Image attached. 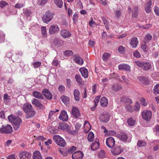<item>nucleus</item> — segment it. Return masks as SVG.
Segmentation results:
<instances>
[{
	"instance_id": "1",
	"label": "nucleus",
	"mask_w": 159,
	"mask_h": 159,
	"mask_svg": "<svg viewBox=\"0 0 159 159\" xmlns=\"http://www.w3.org/2000/svg\"><path fill=\"white\" fill-rule=\"evenodd\" d=\"M23 109L26 113V119L33 117L36 114V111L33 109L32 105L29 103H25L23 106Z\"/></svg>"
},
{
	"instance_id": "53",
	"label": "nucleus",
	"mask_w": 159,
	"mask_h": 159,
	"mask_svg": "<svg viewBox=\"0 0 159 159\" xmlns=\"http://www.w3.org/2000/svg\"><path fill=\"white\" fill-rule=\"evenodd\" d=\"M58 89L60 92L62 93L65 90V88L64 86L61 85L59 86Z\"/></svg>"
},
{
	"instance_id": "41",
	"label": "nucleus",
	"mask_w": 159,
	"mask_h": 159,
	"mask_svg": "<svg viewBox=\"0 0 159 159\" xmlns=\"http://www.w3.org/2000/svg\"><path fill=\"white\" fill-rule=\"evenodd\" d=\"M152 36L150 34H148L146 35L144 38L145 41L147 43H148L152 39Z\"/></svg>"
},
{
	"instance_id": "37",
	"label": "nucleus",
	"mask_w": 159,
	"mask_h": 159,
	"mask_svg": "<svg viewBox=\"0 0 159 159\" xmlns=\"http://www.w3.org/2000/svg\"><path fill=\"white\" fill-rule=\"evenodd\" d=\"M147 43V42L146 41H144L141 44V48L144 52H146L147 51L148 48Z\"/></svg>"
},
{
	"instance_id": "23",
	"label": "nucleus",
	"mask_w": 159,
	"mask_h": 159,
	"mask_svg": "<svg viewBox=\"0 0 159 159\" xmlns=\"http://www.w3.org/2000/svg\"><path fill=\"white\" fill-rule=\"evenodd\" d=\"M79 71L81 73L82 76L84 78H87L88 77V71L86 68L84 67L81 68L80 69Z\"/></svg>"
},
{
	"instance_id": "17",
	"label": "nucleus",
	"mask_w": 159,
	"mask_h": 159,
	"mask_svg": "<svg viewBox=\"0 0 159 159\" xmlns=\"http://www.w3.org/2000/svg\"><path fill=\"white\" fill-rule=\"evenodd\" d=\"M60 120L63 121H66L68 120V116L66 112L65 111H63L60 113L58 117Z\"/></svg>"
},
{
	"instance_id": "59",
	"label": "nucleus",
	"mask_w": 159,
	"mask_h": 159,
	"mask_svg": "<svg viewBox=\"0 0 159 159\" xmlns=\"http://www.w3.org/2000/svg\"><path fill=\"white\" fill-rule=\"evenodd\" d=\"M133 55L136 58H139L141 57V55L140 54V53L137 51H136L134 52V53Z\"/></svg>"
},
{
	"instance_id": "46",
	"label": "nucleus",
	"mask_w": 159,
	"mask_h": 159,
	"mask_svg": "<svg viewBox=\"0 0 159 159\" xmlns=\"http://www.w3.org/2000/svg\"><path fill=\"white\" fill-rule=\"evenodd\" d=\"M134 11L132 13V16L133 17L136 18L138 16V7H135L134 8Z\"/></svg>"
},
{
	"instance_id": "62",
	"label": "nucleus",
	"mask_w": 159,
	"mask_h": 159,
	"mask_svg": "<svg viewBox=\"0 0 159 159\" xmlns=\"http://www.w3.org/2000/svg\"><path fill=\"white\" fill-rule=\"evenodd\" d=\"M7 4V3L6 2L3 1H1L0 2V7H1L2 8Z\"/></svg>"
},
{
	"instance_id": "34",
	"label": "nucleus",
	"mask_w": 159,
	"mask_h": 159,
	"mask_svg": "<svg viewBox=\"0 0 159 159\" xmlns=\"http://www.w3.org/2000/svg\"><path fill=\"white\" fill-rule=\"evenodd\" d=\"M111 89L112 90L117 92L121 89V86L120 85L113 84L112 86Z\"/></svg>"
},
{
	"instance_id": "6",
	"label": "nucleus",
	"mask_w": 159,
	"mask_h": 159,
	"mask_svg": "<svg viewBox=\"0 0 159 159\" xmlns=\"http://www.w3.org/2000/svg\"><path fill=\"white\" fill-rule=\"evenodd\" d=\"M31 156V153L26 151H21L19 154L20 159H30Z\"/></svg>"
},
{
	"instance_id": "22",
	"label": "nucleus",
	"mask_w": 159,
	"mask_h": 159,
	"mask_svg": "<svg viewBox=\"0 0 159 159\" xmlns=\"http://www.w3.org/2000/svg\"><path fill=\"white\" fill-rule=\"evenodd\" d=\"M72 114L75 117V118H78L80 116V114L79 112L78 108L76 107H73L72 110Z\"/></svg>"
},
{
	"instance_id": "58",
	"label": "nucleus",
	"mask_w": 159,
	"mask_h": 159,
	"mask_svg": "<svg viewBox=\"0 0 159 159\" xmlns=\"http://www.w3.org/2000/svg\"><path fill=\"white\" fill-rule=\"evenodd\" d=\"M141 104L143 106H145L147 105V103L146 102L145 100L143 98H141L140 99Z\"/></svg>"
},
{
	"instance_id": "26",
	"label": "nucleus",
	"mask_w": 159,
	"mask_h": 159,
	"mask_svg": "<svg viewBox=\"0 0 159 159\" xmlns=\"http://www.w3.org/2000/svg\"><path fill=\"white\" fill-rule=\"evenodd\" d=\"M100 105L103 107H106L108 105V100L105 97H102L100 101Z\"/></svg>"
},
{
	"instance_id": "48",
	"label": "nucleus",
	"mask_w": 159,
	"mask_h": 159,
	"mask_svg": "<svg viewBox=\"0 0 159 159\" xmlns=\"http://www.w3.org/2000/svg\"><path fill=\"white\" fill-rule=\"evenodd\" d=\"M64 54L66 56H69L73 54V52L70 50H66L64 52Z\"/></svg>"
},
{
	"instance_id": "52",
	"label": "nucleus",
	"mask_w": 159,
	"mask_h": 159,
	"mask_svg": "<svg viewBox=\"0 0 159 159\" xmlns=\"http://www.w3.org/2000/svg\"><path fill=\"white\" fill-rule=\"evenodd\" d=\"M76 148L75 147L73 146L68 149V152L69 153H71L76 150Z\"/></svg>"
},
{
	"instance_id": "49",
	"label": "nucleus",
	"mask_w": 159,
	"mask_h": 159,
	"mask_svg": "<svg viewBox=\"0 0 159 159\" xmlns=\"http://www.w3.org/2000/svg\"><path fill=\"white\" fill-rule=\"evenodd\" d=\"M100 98V96H98L95 97L94 101L95 107H96L99 101Z\"/></svg>"
},
{
	"instance_id": "60",
	"label": "nucleus",
	"mask_w": 159,
	"mask_h": 159,
	"mask_svg": "<svg viewBox=\"0 0 159 159\" xmlns=\"http://www.w3.org/2000/svg\"><path fill=\"white\" fill-rule=\"evenodd\" d=\"M66 83L67 87L69 88L71 86V81L69 79H66Z\"/></svg>"
},
{
	"instance_id": "9",
	"label": "nucleus",
	"mask_w": 159,
	"mask_h": 159,
	"mask_svg": "<svg viewBox=\"0 0 159 159\" xmlns=\"http://www.w3.org/2000/svg\"><path fill=\"white\" fill-rule=\"evenodd\" d=\"M118 138L121 141L129 143L131 141L130 139L128 138L127 134L123 132L117 136Z\"/></svg>"
},
{
	"instance_id": "29",
	"label": "nucleus",
	"mask_w": 159,
	"mask_h": 159,
	"mask_svg": "<svg viewBox=\"0 0 159 159\" xmlns=\"http://www.w3.org/2000/svg\"><path fill=\"white\" fill-rule=\"evenodd\" d=\"M84 128L85 132H88L91 129V125L90 123L87 120L85 121Z\"/></svg>"
},
{
	"instance_id": "33",
	"label": "nucleus",
	"mask_w": 159,
	"mask_h": 159,
	"mask_svg": "<svg viewBox=\"0 0 159 159\" xmlns=\"http://www.w3.org/2000/svg\"><path fill=\"white\" fill-rule=\"evenodd\" d=\"M120 101L121 102H127L130 104L133 102L131 99L129 98L126 97H124L121 98Z\"/></svg>"
},
{
	"instance_id": "50",
	"label": "nucleus",
	"mask_w": 159,
	"mask_h": 159,
	"mask_svg": "<svg viewBox=\"0 0 159 159\" xmlns=\"http://www.w3.org/2000/svg\"><path fill=\"white\" fill-rule=\"evenodd\" d=\"M41 63L40 61L35 62L33 63V66L34 68H37L39 67L41 65Z\"/></svg>"
},
{
	"instance_id": "21",
	"label": "nucleus",
	"mask_w": 159,
	"mask_h": 159,
	"mask_svg": "<svg viewBox=\"0 0 159 159\" xmlns=\"http://www.w3.org/2000/svg\"><path fill=\"white\" fill-rule=\"evenodd\" d=\"M32 95L35 98H36L39 99H44V97L42 94L40 93L37 91H34L32 93Z\"/></svg>"
},
{
	"instance_id": "13",
	"label": "nucleus",
	"mask_w": 159,
	"mask_h": 159,
	"mask_svg": "<svg viewBox=\"0 0 159 159\" xmlns=\"http://www.w3.org/2000/svg\"><path fill=\"white\" fill-rule=\"evenodd\" d=\"M59 30L58 26L57 25H51L49 30V33L50 34H53L57 32Z\"/></svg>"
},
{
	"instance_id": "15",
	"label": "nucleus",
	"mask_w": 159,
	"mask_h": 159,
	"mask_svg": "<svg viewBox=\"0 0 159 159\" xmlns=\"http://www.w3.org/2000/svg\"><path fill=\"white\" fill-rule=\"evenodd\" d=\"M31 102L33 105L35 106L39 107V108L43 109L44 108V106L40 102L38 99L34 98L31 101Z\"/></svg>"
},
{
	"instance_id": "42",
	"label": "nucleus",
	"mask_w": 159,
	"mask_h": 159,
	"mask_svg": "<svg viewBox=\"0 0 159 159\" xmlns=\"http://www.w3.org/2000/svg\"><path fill=\"white\" fill-rule=\"evenodd\" d=\"M41 31L43 37H46L47 34L46 30V28L45 26H43L41 28Z\"/></svg>"
},
{
	"instance_id": "44",
	"label": "nucleus",
	"mask_w": 159,
	"mask_h": 159,
	"mask_svg": "<svg viewBox=\"0 0 159 159\" xmlns=\"http://www.w3.org/2000/svg\"><path fill=\"white\" fill-rule=\"evenodd\" d=\"M146 143L142 140H139L137 143V145L139 147H144L146 145Z\"/></svg>"
},
{
	"instance_id": "30",
	"label": "nucleus",
	"mask_w": 159,
	"mask_h": 159,
	"mask_svg": "<svg viewBox=\"0 0 159 159\" xmlns=\"http://www.w3.org/2000/svg\"><path fill=\"white\" fill-rule=\"evenodd\" d=\"M118 68L119 70L124 69L126 70H130V68L128 65L122 64L119 65Z\"/></svg>"
},
{
	"instance_id": "61",
	"label": "nucleus",
	"mask_w": 159,
	"mask_h": 159,
	"mask_svg": "<svg viewBox=\"0 0 159 159\" xmlns=\"http://www.w3.org/2000/svg\"><path fill=\"white\" fill-rule=\"evenodd\" d=\"M102 19L104 24L106 26V28H107V25H108L107 21L106 20V19L104 17H102Z\"/></svg>"
},
{
	"instance_id": "43",
	"label": "nucleus",
	"mask_w": 159,
	"mask_h": 159,
	"mask_svg": "<svg viewBox=\"0 0 159 159\" xmlns=\"http://www.w3.org/2000/svg\"><path fill=\"white\" fill-rule=\"evenodd\" d=\"M154 93L156 94H159V84H157L153 88Z\"/></svg>"
},
{
	"instance_id": "63",
	"label": "nucleus",
	"mask_w": 159,
	"mask_h": 159,
	"mask_svg": "<svg viewBox=\"0 0 159 159\" xmlns=\"http://www.w3.org/2000/svg\"><path fill=\"white\" fill-rule=\"evenodd\" d=\"M78 18V15L76 13H75L73 16V20L74 22H76Z\"/></svg>"
},
{
	"instance_id": "47",
	"label": "nucleus",
	"mask_w": 159,
	"mask_h": 159,
	"mask_svg": "<svg viewBox=\"0 0 159 159\" xmlns=\"http://www.w3.org/2000/svg\"><path fill=\"white\" fill-rule=\"evenodd\" d=\"M5 34L2 32H0V43L3 42L5 40Z\"/></svg>"
},
{
	"instance_id": "7",
	"label": "nucleus",
	"mask_w": 159,
	"mask_h": 159,
	"mask_svg": "<svg viewBox=\"0 0 159 159\" xmlns=\"http://www.w3.org/2000/svg\"><path fill=\"white\" fill-rule=\"evenodd\" d=\"M12 129L11 126L9 125L7 126L4 127L0 128V133L1 134H10L12 132Z\"/></svg>"
},
{
	"instance_id": "16",
	"label": "nucleus",
	"mask_w": 159,
	"mask_h": 159,
	"mask_svg": "<svg viewBox=\"0 0 159 159\" xmlns=\"http://www.w3.org/2000/svg\"><path fill=\"white\" fill-rule=\"evenodd\" d=\"M84 156L83 153L81 151H78L72 154V159H82Z\"/></svg>"
},
{
	"instance_id": "39",
	"label": "nucleus",
	"mask_w": 159,
	"mask_h": 159,
	"mask_svg": "<svg viewBox=\"0 0 159 159\" xmlns=\"http://www.w3.org/2000/svg\"><path fill=\"white\" fill-rule=\"evenodd\" d=\"M94 139V135L93 133L92 132H90L88 135V140L89 142H92Z\"/></svg>"
},
{
	"instance_id": "2",
	"label": "nucleus",
	"mask_w": 159,
	"mask_h": 159,
	"mask_svg": "<svg viewBox=\"0 0 159 159\" xmlns=\"http://www.w3.org/2000/svg\"><path fill=\"white\" fill-rule=\"evenodd\" d=\"M53 139L58 145L61 147H64L66 144L65 140L59 135H54Z\"/></svg>"
},
{
	"instance_id": "55",
	"label": "nucleus",
	"mask_w": 159,
	"mask_h": 159,
	"mask_svg": "<svg viewBox=\"0 0 159 159\" xmlns=\"http://www.w3.org/2000/svg\"><path fill=\"white\" fill-rule=\"evenodd\" d=\"M109 54L107 53H104L102 56V58L104 61H106L107 60Z\"/></svg>"
},
{
	"instance_id": "27",
	"label": "nucleus",
	"mask_w": 159,
	"mask_h": 159,
	"mask_svg": "<svg viewBox=\"0 0 159 159\" xmlns=\"http://www.w3.org/2000/svg\"><path fill=\"white\" fill-rule=\"evenodd\" d=\"M33 159H42L40 152L38 151H35L33 153Z\"/></svg>"
},
{
	"instance_id": "20",
	"label": "nucleus",
	"mask_w": 159,
	"mask_h": 159,
	"mask_svg": "<svg viewBox=\"0 0 159 159\" xmlns=\"http://www.w3.org/2000/svg\"><path fill=\"white\" fill-rule=\"evenodd\" d=\"M61 35L64 38H66L70 36L71 34L66 30H63L61 31Z\"/></svg>"
},
{
	"instance_id": "51",
	"label": "nucleus",
	"mask_w": 159,
	"mask_h": 159,
	"mask_svg": "<svg viewBox=\"0 0 159 159\" xmlns=\"http://www.w3.org/2000/svg\"><path fill=\"white\" fill-rule=\"evenodd\" d=\"M16 117L12 115H11L8 116L7 118L10 121L12 122L14 120V119H15V118Z\"/></svg>"
},
{
	"instance_id": "31",
	"label": "nucleus",
	"mask_w": 159,
	"mask_h": 159,
	"mask_svg": "<svg viewBox=\"0 0 159 159\" xmlns=\"http://www.w3.org/2000/svg\"><path fill=\"white\" fill-rule=\"evenodd\" d=\"M152 4V0H149L145 8V10L147 13H149L151 11V6Z\"/></svg>"
},
{
	"instance_id": "25",
	"label": "nucleus",
	"mask_w": 159,
	"mask_h": 159,
	"mask_svg": "<svg viewBox=\"0 0 159 159\" xmlns=\"http://www.w3.org/2000/svg\"><path fill=\"white\" fill-rule=\"evenodd\" d=\"M144 70L147 71L152 68V66L149 62L144 61L142 68Z\"/></svg>"
},
{
	"instance_id": "35",
	"label": "nucleus",
	"mask_w": 159,
	"mask_h": 159,
	"mask_svg": "<svg viewBox=\"0 0 159 159\" xmlns=\"http://www.w3.org/2000/svg\"><path fill=\"white\" fill-rule=\"evenodd\" d=\"M127 123L130 126H134L135 123V120L132 118H130L127 120Z\"/></svg>"
},
{
	"instance_id": "57",
	"label": "nucleus",
	"mask_w": 159,
	"mask_h": 159,
	"mask_svg": "<svg viewBox=\"0 0 159 159\" xmlns=\"http://www.w3.org/2000/svg\"><path fill=\"white\" fill-rule=\"evenodd\" d=\"M140 106L139 103L138 102H137L134 107V110L137 111L140 109Z\"/></svg>"
},
{
	"instance_id": "40",
	"label": "nucleus",
	"mask_w": 159,
	"mask_h": 159,
	"mask_svg": "<svg viewBox=\"0 0 159 159\" xmlns=\"http://www.w3.org/2000/svg\"><path fill=\"white\" fill-rule=\"evenodd\" d=\"M75 79L76 82L79 84H81L82 83V80L81 76L79 75H76L75 76Z\"/></svg>"
},
{
	"instance_id": "3",
	"label": "nucleus",
	"mask_w": 159,
	"mask_h": 159,
	"mask_svg": "<svg viewBox=\"0 0 159 159\" xmlns=\"http://www.w3.org/2000/svg\"><path fill=\"white\" fill-rule=\"evenodd\" d=\"M54 14L50 11H47L45 14L43 15L42 17L43 22L48 23L53 18Z\"/></svg>"
},
{
	"instance_id": "18",
	"label": "nucleus",
	"mask_w": 159,
	"mask_h": 159,
	"mask_svg": "<svg viewBox=\"0 0 159 159\" xmlns=\"http://www.w3.org/2000/svg\"><path fill=\"white\" fill-rule=\"evenodd\" d=\"M100 143L99 140L98 139H95V142L91 145V148L92 150L94 151L97 149L99 147Z\"/></svg>"
},
{
	"instance_id": "45",
	"label": "nucleus",
	"mask_w": 159,
	"mask_h": 159,
	"mask_svg": "<svg viewBox=\"0 0 159 159\" xmlns=\"http://www.w3.org/2000/svg\"><path fill=\"white\" fill-rule=\"evenodd\" d=\"M135 65L139 67L142 68L144 61H136L134 62Z\"/></svg>"
},
{
	"instance_id": "36",
	"label": "nucleus",
	"mask_w": 159,
	"mask_h": 159,
	"mask_svg": "<svg viewBox=\"0 0 159 159\" xmlns=\"http://www.w3.org/2000/svg\"><path fill=\"white\" fill-rule=\"evenodd\" d=\"M52 45L57 47H59L61 46V42L58 39H54L53 41Z\"/></svg>"
},
{
	"instance_id": "32",
	"label": "nucleus",
	"mask_w": 159,
	"mask_h": 159,
	"mask_svg": "<svg viewBox=\"0 0 159 159\" xmlns=\"http://www.w3.org/2000/svg\"><path fill=\"white\" fill-rule=\"evenodd\" d=\"M74 95L75 99L79 101L80 100V93L78 89H75L74 90Z\"/></svg>"
},
{
	"instance_id": "8",
	"label": "nucleus",
	"mask_w": 159,
	"mask_h": 159,
	"mask_svg": "<svg viewBox=\"0 0 159 159\" xmlns=\"http://www.w3.org/2000/svg\"><path fill=\"white\" fill-rule=\"evenodd\" d=\"M110 117V114L108 112H104L100 116V119L101 121L107 123L109 121Z\"/></svg>"
},
{
	"instance_id": "11",
	"label": "nucleus",
	"mask_w": 159,
	"mask_h": 159,
	"mask_svg": "<svg viewBox=\"0 0 159 159\" xmlns=\"http://www.w3.org/2000/svg\"><path fill=\"white\" fill-rule=\"evenodd\" d=\"M106 144L109 148H113L115 145V141L114 139L111 137L107 138L106 140Z\"/></svg>"
},
{
	"instance_id": "64",
	"label": "nucleus",
	"mask_w": 159,
	"mask_h": 159,
	"mask_svg": "<svg viewBox=\"0 0 159 159\" xmlns=\"http://www.w3.org/2000/svg\"><path fill=\"white\" fill-rule=\"evenodd\" d=\"M154 11L155 13V14L157 15H159V8L155 6V8L154 9Z\"/></svg>"
},
{
	"instance_id": "19",
	"label": "nucleus",
	"mask_w": 159,
	"mask_h": 159,
	"mask_svg": "<svg viewBox=\"0 0 159 159\" xmlns=\"http://www.w3.org/2000/svg\"><path fill=\"white\" fill-rule=\"evenodd\" d=\"M75 62L80 65H82L84 62L83 60L78 55H75L74 57Z\"/></svg>"
},
{
	"instance_id": "4",
	"label": "nucleus",
	"mask_w": 159,
	"mask_h": 159,
	"mask_svg": "<svg viewBox=\"0 0 159 159\" xmlns=\"http://www.w3.org/2000/svg\"><path fill=\"white\" fill-rule=\"evenodd\" d=\"M143 119L147 122L150 121L152 117V113L151 111L144 110L141 113Z\"/></svg>"
},
{
	"instance_id": "12",
	"label": "nucleus",
	"mask_w": 159,
	"mask_h": 159,
	"mask_svg": "<svg viewBox=\"0 0 159 159\" xmlns=\"http://www.w3.org/2000/svg\"><path fill=\"white\" fill-rule=\"evenodd\" d=\"M42 93L48 99L51 100L52 98V93L47 89H44L42 91Z\"/></svg>"
},
{
	"instance_id": "56",
	"label": "nucleus",
	"mask_w": 159,
	"mask_h": 159,
	"mask_svg": "<svg viewBox=\"0 0 159 159\" xmlns=\"http://www.w3.org/2000/svg\"><path fill=\"white\" fill-rule=\"evenodd\" d=\"M126 108L130 112H133L134 110L133 107L130 105L126 106Z\"/></svg>"
},
{
	"instance_id": "24",
	"label": "nucleus",
	"mask_w": 159,
	"mask_h": 159,
	"mask_svg": "<svg viewBox=\"0 0 159 159\" xmlns=\"http://www.w3.org/2000/svg\"><path fill=\"white\" fill-rule=\"evenodd\" d=\"M139 41L138 38L136 37L132 38L130 43L132 48H135L138 45Z\"/></svg>"
},
{
	"instance_id": "28",
	"label": "nucleus",
	"mask_w": 159,
	"mask_h": 159,
	"mask_svg": "<svg viewBox=\"0 0 159 159\" xmlns=\"http://www.w3.org/2000/svg\"><path fill=\"white\" fill-rule=\"evenodd\" d=\"M60 99L62 102L66 105L68 104L69 103L70 98L65 95L61 96Z\"/></svg>"
},
{
	"instance_id": "10",
	"label": "nucleus",
	"mask_w": 159,
	"mask_h": 159,
	"mask_svg": "<svg viewBox=\"0 0 159 159\" xmlns=\"http://www.w3.org/2000/svg\"><path fill=\"white\" fill-rule=\"evenodd\" d=\"M21 122V120L20 118L18 117H16L15 118L12 123L13 124V128L15 130H17L18 129Z\"/></svg>"
},
{
	"instance_id": "54",
	"label": "nucleus",
	"mask_w": 159,
	"mask_h": 159,
	"mask_svg": "<svg viewBox=\"0 0 159 159\" xmlns=\"http://www.w3.org/2000/svg\"><path fill=\"white\" fill-rule=\"evenodd\" d=\"M40 6L45 5L48 0H38Z\"/></svg>"
},
{
	"instance_id": "5",
	"label": "nucleus",
	"mask_w": 159,
	"mask_h": 159,
	"mask_svg": "<svg viewBox=\"0 0 159 159\" xmlns=\"http://www.w3.org/2000/svg\"><path fill=\"white\" fill-rule=\"evenodd\" d=\"M125 149L124 147L121 145H116L114 148L111 150V153L114 155L116 156L119 155L123 152Z\"/></svg>"
},
{
	"instance_id": "14",
	"label": "nucleus",
	"mask_w": 159,
	"mask_h": 159,
	"mask_svg": "<svg viewBox=\"0 0 159 159\" xmlns=\"http://www.w3.org/2000/svg\"><path fill=\"white\" fill-rule=\"evenodd\" d=\"M59 129H61L66 131H69L70 129V126L67 124L62 123L59 124L58 127Z\"/></svg>"
},
{
	"instance_id": "38",
	"label": "nucleus",
	"mask_w": 159,
	"mask_h": 159,
	"mask_svg": "<svg viewBox=\"0 0 159 159\" xmlns=\"http://www.w3.org/2000/svg\"><path fill=\"white\" fill-rule=\"evenodd\" d=\"M55 4L59 8L61 7L63 2L62 0H53Z\"/></svg>"
}]
</instances>
